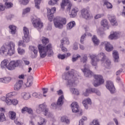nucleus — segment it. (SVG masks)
Listing matches in <instances>:
<instances>
[{"label": "nucleus", "instance_id": "1", "mask_svg": "<svg viewBox=\"0 0 125 125\" xmlns=\"http://www.w3.org/2000/svg\"><path fill=\"white\" fill-rule=\"evenodd\" d=\"M91 59V64L93 66H96L97 62L101 61L102 66H104L106 69L111 68V61L109 59L106 58V55L104 53H100L96 57L94 55L90 56Z\"/></svg>", "mask_w": 125, "mask_h": 125}, {"label": "nucleus", "instance_id": "2", "mask_svg": "<svg viewBox=\"0 0 125 125\" xmlns=\"http://www.w3.org/2000/svg\"><path fill=\"white\" fill-rule=\"evenodd\" d=\"M38 49L40 56L42 58H44V57L46 56V54H48L49 57L53 55V51H52V46H51V44H49L46 46H43L39 44L38 45Z\"/></svg>", "mask_w": 125, "mask_h": 125}, {"label": "nucleus", "instance_id": "3", "mask_svg": "<svg viewBox=\"0 0 125 125\" xmlns=\"http://www.w3.org/2000/svg\"><path fill=\"white\" fill-rule=\"evenodd\" d=\"M15 44L13 42H10L7 45H4L0 48V54L1 55L3 54H9V55H13L15 51L14 48Z\"/></svg>", "mask_w": 125, "mask_h": 125}, {"label": "nucleus", "instance_id": "4", "mask_svg": "<svg viewBox=\"0 0 125 125\" xmlns=\"http://www.w3.org/2000/svg\"><path fill=\"white\" fill-rule=\"evenodd\" d=\"M62 78L63 80L67 81L68 84H73L75 83V70L72 69L71 71L63 73Z\"/></svg>", "mask_w": 125, "mask_h": 125}, {"label": "nucleus", "instance_id": "5", "mask_svg": "<svg viewBox=\"0 0 125 125\" xmlns=\"http://www.w3.org/2000/svg\"><path fill=\"white\" fill-rule=\"evenodd\" d=\"M67 20L66 18H62L61 17H57L54 19V24L56 28L62 29L63 25L66 24Z\"/></svg>", "mask_w": 125, "mask_h": 125}, {"label": "nucleus", "instance_id": "6", "mask_svg": "<svg viewBox=\"0 0 125 125\" xmlns=\"http://www.w3.org/2000/svg\"><path fill=\"white\" fill-rule=\"evenodd\" d=\"M39 109H37L36 112L38 114H40L41 112H44V116L48 117V118H53V115L48 112V109L46 108V105L44 104H42L39 105Z\"/></svg>", "mask_w": 125, "mask_h": 125}, {"label": "nucleus", "instance_id": "7", "mask_svg": "<svg viewBox=\"0 0 125 125\" xmlns=\"http://www.w3.org/2000/svg\"><path fill=\"white\" fill-rule=\"evenodd\" d=\"M21 64H22V61L21 60L11 61L8 64L7 69L10 71L15 70V68L20 66Z\"/></svg>", "mask_w": 125, "mask_h": 125}, {"label": "nucleus", "instance_id": "8", "mask_svg": "<svg viewBox=\"0 0 125 125\" xmlns=\"http://www.w3.org/2000/svg\"><path fill=\"white\" fill-rule=\"evenodd\" d=\"M81 14L82 18L86 20H89L92 18V16L90 15L89 9L83 8L81 10Z\"/></svg>", "mask_w": 125, "mask_h": 125}, {"label": "nucleus", "instance_id": "9", "mask_svg": "<svg viewBox=\"0 0 125 125\" xmlns=\"http://www.w3.org/2000/svg\"><path fill=\"white\" fill-rule=\"evenodd\" d=\"M94 78L95 79V80L97 81H95L93 84L94 86L96 87H97V86H99L100 84H102L104 83V79H103V77H102L101 75H94Z\"/></svg>", "mask_w": 125, "mask_h": 125}, {"label": "nucleus", "instance_id": "10", "mask_svg": "<svg viewBox=\"0 0 125 125\" xmlns=\"http://www.w3.org/2000/svg\"><path fill=\"white\" fill-rule=\"evenodd\" d=\"M89 65L88 64H85L84 65V68L82 69V72L84 73L85 77L86 78H90V77H92V76H94L93 72H91L89 70Z\"/></svg>", "mask_w": 125, "mask_h": 125}, {"label": "nucleus", "instance_id": "11", "mask_svg": "<svg viewBox=\"0 0 125 125\" xmlns=\"http://www.w3.org/2000/svg\"><path fill=\"white\" fill-rule=\"evenodd\" d=\"M32 24L35 28H39V29L43 27V23H42L39 18H34L33 19Z\"/></svg>", "mask_w": 125, "mask_h": 125}, {"label": "nucleus", "instance_id": "12", "mask_svg": "<svg viewBox=\"0 0 125 125\" xmlns=\"http://www.w3.org/2000/svg\"><path fill=\"white\" fill-rule=\"evenodd\" d=\"M47 10L48 13V19L50 22H51L53 20V14H54V13H55V11H56V8L53 7L51 9L47 8Z\"/></svg>", "mask_w": 125, "mask_h": 125}, {"label": "nucleus", "instance_id": "13", "mask_svg": "<svg viewBox=\"0 0 125 125\" xmlns=\"http://www.w3.org/2000/svg\"><path fill=\"white\" fill-rule=\"evenodd\" d=\"M23 34L24 37H22V40L24 42H29L31 38H30V36H29V29L26 27H23Z\"/></svg>", "mask_w": 125, "mask_h": 125}, {"label": "nucleus", "instance_id": "14", "mask_svg": "<svg viewBox=\"0 0 125 125\" xmlns=\"http://www.w3.org/2000/svg\"><path fill=\"white\" fill-rule=\"evenodd\" d=\"M106 87L109 90L111 93H115V86L111 81H107Z\"/></svg>", "mask_w": 125, "mask_h": 125}, {"label": "nucleus", "instance_id": "15", "mask_svg": "<svg viewBox=\"0 0 125 125\" xmlns=\"http://www.w3.org/2000/svg\"><path fill=\"white\" fill-rule=\"evenodd\" d=\"M93 92V93H96L97 95H100L101 93L99 90L95 89V88H91L90 89H86V92L83 93L84 96H88L89 93H91Z\"/></svg>", "mask_w": 125, "mask_h": 125}, {"label": "nucleus", "instance_id": "16", "mask_svg": "<svg viewBox=\"0 0 125 125\" xmlns=\"http://www.w3.org/2000/svg\"><path fill=\"white\" fill-rule=\"evenodd\" d=\"M101 45H104L105 46V49L106 51H112V50L113 49V46L110 44L109 42H103L101 43Z\"/></svg>", "mask_w": 125, "mask_h": 125}, {"label": "nucleus", "instance_id": "17", "mask_svg": "<svg viewBox=\"0 0 125 125\" xmlns=\"http://www.w3.org/2000/svg\"><path fill=\"white\" fill-rule=\"evenodd\" d=\"M23 85V81L22 80L18 81L14 85V89L17 91L20 90Z\"/></svg>", "mask_w": 125, "mask_h": 125}, {"label": "nucleus", "instance_id": "18", "mask_svg": "<svg viewBox=\"0 0 125 125\" xmlns=\"http://www.w3.org/2000/svg\"><path fill=\"white\" fill-rule=\"evenodd\" d=\"M19 103V101L17 99H14L11 100L10 99H7L6 104L7 105H13L14 106H16Z\"/></svg>", "mask_w": 125, "mask_h": 125}, {"label": "nucleus", "instance_id": "19", "mask_svg": "<svg viewBox=\"0 0 125 125\" xmlns=\"http://www.w3.org/2000/svg\"><path fill=\"white\" fill-rule=\"evenodd\" d=\"M72 112L73 113H78L80 111V107L77 102H73L71 104Z\"/></svg>", "mask_w": 125, "mask_h": 125}, {"label": "nucleus", "instance_id": "20", "mask_svg": "<svg viewBox=\"0 0 125 125\" xmlns=\"http://www.w3.org/2000/svg\"><path fill=\"white\" fill-rule=\"evenodd\" d=\"M107 17L113 26H117L118 25V22L116 21V17L115 16L108 15Z\"/></svg>", "mask_w": 125, "mask_h": 125}, {"label": "nucleus", "instance_id": "21", "mask_svg": "<svg viewBox=\"0 0 125 125\" xmlns=\"http://www.w3.org/2000/svg\"><path fill=\"white\" fill-rule=\"evenodd\" d=\"M78 12H79V8L77 7L73 8L70 14H69L70 17H71V18H75V17L77 16V13H78Z\"/></svg>", "mask_w": 125, "mask_h": 125}, {"label": "nucleus", "instance_id": "22", "mask_svg": "<svg viewBox=\"0 0 125 125\" xmlns=\"http://www.w3.org/2000/svg\"><path fill=\"white\" fill-rule=\"evenodd\" d=\"M120 37V33L117 32H113L109 36V39L110 40H116V39H118Z\"/></svg>", "mask_w": 125, "mask_h": 125}, {"label": "nucleus", "instance_id": "23", "mask_svg": "<svg viewBox=\"0 0 125 125\" xmlns=\"http://www.w3.org/2000/svg\"><path fill=\"white\" fill-rule=\"evenodd\" d=\"M29 49H30V50H31V51H33V52L34 53V55H32L31 56V58H36L37 56L38 55V49H37V47H35L34 46H30Z\"/></svg>", "mask_w": 125, "mask_h": 125}, {"label": "nucleus", "instance_id": "24", "mask_svg": "<svg viewBox=\"0 0 125 125\" xmlns=\"http://www.w3.org/2000/svg\"><path fill=\"white\" fill-rule=\"evenodd\" d=\"M113 57L114 59V62H119V59H120V57H119V53L117 51H113L112 53Z\"/></svg>", "mask_w": 125, "mask_h": 125}, {"label": "nucleus", "instance_id": "25", "mask_svg": "<svg viewBox=\"0 0 125 125\" xmlns=\"http://www.w3.org/2000/svg\"><path fill=\"white\" fill-rule=\"evenodd\" d=\"M104 5H105L108 9H112L113 8V5L108 0H103Z\"/></svg>", "mask_w": 125, "mask_h": 125}, {"label": "nucleus", "instance_id": "26", "mask_svg": "<svg viewBox=\"0 0 125 125\" xmlns=\"http://www.w3.org/2000/svg\"><path fill=\"white\" fill-rule=\"evenodd\" d=\"M83 104L86 109L88 108V104H91V100L90 99H86L83 102Z\"/></svg>", "mask_w": 125, "mask_h": 125}, {"label": "nucleus", "instance_id": "27", "mask_svg": "<svg viewBox=\"0 0 125 125\" xmlns=\"http://www.w3.org/2000/svg\"><path fill=\"white\" fill-rule=\"evenodd\" d=\"M63 100H64V96L62 95L59 98L57 102V105H58V106H62V104L64 103Z\"/></svg>", "mask_w": 125, "mask_h": 125}, {"label": "nucleus", "instance_id": "28", "mask_svg": "<svg viewBox=\"0 0 125 125\" xmlns=\"http://www.w3.org/2000/svg\"><path fill=\"white\" fill-rule=\"evenodd\" d=\"M9 62V61H8V60L4 59L1 62V65H0L1 67L2 68H7V66H8V65H7V64H8Z\"/></svg>", "mask_w": 125, "mask_h": 125}, {"label": "nucleus", "instance_id": "29", "mask_svg": "<svg viewBox=\"0 0 125 125\" xmlns=\"http://www.w3.org/2000/svg\"><path fill=\"white\" fill-rule=\"evenodd\" d=\"M16 26L13 25H10L9 26V28L10 30L11 34L12 35H15L16 33Z\"/></svg>", "mask_w": 125, "mask_h": 125}, {"label": "nucleus", "instance_id": "30", "mask_svg": "<svg viewBox=\"0 0 125 125\" xmlns=\"http://www.w3.org/2000/svg\"><path fill=\"white\" fill-rule=\"evenodd\" d=\"M75 26H76V22L75 21H70L67 24V29L68 30H71Z\"/></svg>", "mask_w": 125, "mask_h": 125}, {"label": "nucleus", "instance_id": "31", "mask_svg": "<svg viewBox=\"0 0 125 125\" xmlns=\"http://www.w3.org/2000/svg\"><path fill=\"white\" fill-rule=\"evenodd\" d=\"M45 124H46V120L45 119L40 117L37 125H45Z\"/></svg>", "mask_w": 125, "mask_h": 125}, {"label": "nucleus", "instance_id": "32", "mask_svg": "<svg viewBox=\"0 0 125 125\" xmlns=\"http://www.w3.org/2000/svg\"><path fill=\"white\" fill-rule=\"evenodd\" d=\"M62 44L61 45H63L64 44H69L70 42H69V39L67 38H64L61 41Z\"/></svg>", "mask_w": 125, "mask_h": 125}, {"label": "nucleus", "instance_id": "33", "mask_svg": "<svg viewBox=\"0 0 125 125\" xmlns=\"http://www.w3.org/2000/svg\"><path fill=\"white\" fill-rule=\"evenodd\" d=\"M101 25L104 28H106V27L108 26V21H107V20L106 19H103V20L101 21Z\"/></svg>", "mask_w": 125, "mask_h": 125}, {"label": "nucleus", "instance_id": "34", "mask_svg": "<svg viewBox=\"0 0 125 125\" xmlns=\"http://www.w3.org/2000/svg\"><path fill=\"white\" fill-rule=\"evenodd\" d=\"M62 3L65 6L67 5V4H68V3L69 6L68 7L67 9H68V10H70V9H71V6H72V5L70 4V1H69V0H62Z\"/></svg>", "mask_w": 125, "mask_h": 125}, {"label": "nucleus", "instance_id": "35", "mask_svg": "<svg viewBox=\"0 0 125 125\" xmlns=\"http://www.w3.org/2000/svg\"><path fill=\"white\" fill-rule=\"evenodd\" d=\"M92 40L94 44H95L96 45H98V44H99V40L97 39V37H96V36H93V38H92Z\"/></svg>", "mask_w": 125, "mask_h": 125}, {"label": "nucleus", "instance_id": "36", "mask_svg": "<svg viewBox=\"0 0 125 125\" xmlns=\"http://www.w3.org/2000/svg\"><path fill=\"white\" fill-rule=\"evenodd\" d=\"M9 114L11 120H15V118H16V113L14 111H10Z\"/></svg>", "mask_w": 125, "mask_h": 125}, {"label": "nucleus", "instance_id": "37", "mask_svg": "<svg viewBox=\"0 0 125 125\" xmlns=\"http://www.w3.org/2000/svg\"><path fill=\"white\" fill-rule=\"evenodd\" d=\"M81 62H83V63H86L87 62V56L84 54L83 57L80 59Z\"/></svg>", "mask_w": 125, "mask_h": 125}, {"label": "nucleus", "instance_id": "38", "mask_svg": "<svg viewBox=\"0 0 125 125\" xmlns=\"http://www.w3.org/2000/svg\"><path fill=\"white\" fill-rule=\"evenodd\" d=\"M33 84V79H27V82L26 83L25 85L29 87V86H31Z\"/></svg>", "mask_w": 125, "mask_h": 125}, {"label": "nucleus", "instance_id": "39", "mask_svg": "<svg viewBox=\"0 0 125 125\" xmlns=\"http://www.w3.org/2000/svg\"><path fill=\"white\" fill-rule=\"evenodd\" d=\"M30 98H31V94H30V93H25L24 94L23 99H24V100H28V99H29Z\"/></svg>", "mask_w": 125, "mask_h": 125}, {"label": "nucleus", "instance_id": "40", "mask_svg": "<svg viewBox=\"0 0 125 125\" xmlns=\"http://www.w3.org/2000/svg\"><path fill=\"white\" fill-rule=\"evenodd\" d=\"M42 42L43 44H44V45H45L46 44H47L48 42H49V40H48V39L45 37H43L42 39Z\"/></svg>", "mask_w": 125, "mask_h": 125}, {"label": "nucleus", "instance_id": "41", "mask_svg": "<svg viewBox=\"0 0 125 125\" xmlns=\"http://www.w3.org/2000/svg\"><path fill=\"white\" fill-rule=\"evenodd\" d=\"M61 121L62 123H65L67 124H70V120H69V119H67L65 116L62 117Z\"/></svg>", "mask_w": 125, "mask_h": 125}, {"label": "nucleus", "instance_id": "42", "mask_svg": "<svg viewBox=\"0 0 125 125\" xmlns=\"http://www.w3.org/2000/svg\"><path fill=\"white\" fill-rule=\"evenodd\" d=\"M5 121V116L4 113L1 112L0 113V122H4Z\"/></svg>", "mask_w": 125, "mask_h": 125}, {"label": "nucleus", "instance_id": "43", "mask_svg": "<svg viewBox=\"0 0 125 125\" xmlns=\"http://www.w3.org/2000/svg\"><path fill=\"white\" fill-rule=\"evenodd\" d=\"M19 2L21 3V4L27 5V4L29 3V0H20Z\"/></svg>", "mask_w": 125, "mask_h": 125}, {"label": "nucleus", "instance_id": "44", "mask_svg": "<svg viewBox=\"0 0 125 125\" xmlns=\"http://www.w3.org/2000/svg\"><path fill=\"white\" fill-rule=\"evenodd\" d=\"M35 0V7L37 8V9H40V3H41V1L42 0Z\"/></svg>", "mask_w": 125, "mask_h": 125}, {"label": "nucleus", "instance_id": "45", "mask_svg": "<svg viewBox=\"0 0 125 125\" xmlns=\"http://www.w3.org/2000/svg\"><path fill=\"white\" fill-rule=\"evenodd\" d=\"M87 120V118L86 117H83V118L80 120L79 125H83V121H86Z\"/></svg>", "mask_w": 125, "mask_h": 125}, {"label": "nucleus", "instance_id": "46", "mask_svg": "<svg viewBox=\"0 0 125 125\" xmlns=\"http://www.w3.org/2000/svg\"><path fill=\"white\" fill-rule=\"evenodd\" d=\"M30 10H31V8L30 7L26 8L25 9L23 10L22 14L23 15L26 14L28 13V12H30Z\"/></svg>", "mask_w": 125, "mask_h": 125}, {"label": "nucleus", "instance_id": "47", "mask_svg": "<svg viewBox=\"0 0 125 125\" xmlns=\"http://www.w3.org/2000/svg\"><path fill=\"white\" fill-rule=\"evenodd\" d=\"M79 58H81V55L79 54H77L76 57H72V62H76V61H77V60H78Z\"/></svg>", "mask_w": 125, "mask_h": 125}, {"label": "nucleus", "instance_id": "48", "mask_svg": "<svg viewBox=\"0 0 125 125\" xmlns=\"http://www.w3.org/2000/svg\"><path fill=\"white\" fill-rule=\"evenodd\" d=\"M18 53L19 54H21V55H22V54H24V53H25V50H24V49H21L20 47L18 48Z\"/></svg>", "mask_w": 125, "mask_h": 125}, {"label": "nucleus", "instance_id": "49", "mask_svg": "<svg viewBox=\"0 0 125 125\" xmlns=\"http://www.w3.org/2000/svg\"><path fill=\"white\" fill-rule=\"evenodd\" d=\"M5 5L7 8H10L13 6V4L11 2H6Z\"/></svg>", "mask_w": 125, "mask_h": 125}, {"label": "nucleus", "instance_id": "50", "mask_svg": "<svg viewBox=\"0 0 125 125\" xmlns=\"http://www.w3.org/2000/svg\"><path fill=\"white\" fill-rule=\"evenodd\" d=\"M19 46H22V47H25L26 46V44L24 43V41H22V40L19 41Z\"/></svg>", "mask_w": 125, "mask_h": 125}, {"label": "nucleus", "instance_id": "51", "mask_svg": "<svg viewBox=\"0 0 125 125\" xmlns=\"http://www.w3.org/2000/svg\"><path fill=\"white\" fill-rule=\"evenodd\" d=\"M22 61L25 65H30V61H28L27 59L25 58H22Z\"/></svg>", "mask_w": 125, "mask_h": 125}, {"label": "nucleus", "instance_id": "52", "mask_svg": "<svg viewBox=\"0 0 125 125\" xmlns=\"http://www.w3.org/2000/svg\"><path fill=\"white\" fill-rule=\"evenodd\" d=\"M58 58L59 59H62V60H63V59H65V58H66V57L65 56V54L63 55L59 54L58 55Z\"/></svg>", "mask_w": 125, "mask_h": 125}, {"label": "nucleus", "instance_id": "53", "mask_svg": "<svg viewBox=\"0 0 125 125\" xmlns=\"http://www.w3.org/2000/svg\"><path fill=\"white\" fill-rule=\"evenodd\" d=\"M10 81H11V78H10V77H6L4 78L3 83H9Z\"/></svg>", "mask_w": 125, "mask_h": 125}, {"label": "nucleus", "instance_id": "54", "mask_svg": "<svg viewBox=\"0 0 125 125\" xmlns=\"http://www.w3.org/2000/svg\"><path fill=\"white\" fill-rule=\"evenodd\" d=\"M60 48H61L62 51V52H64L65 53H66V52H67V51H68V50L67 49V48L64 47L62 45H60Z\"/></svg>", "mask_w": 125, "mask_h": 125}, {"label": "nucleus", "instance_id": "55", "mask_svg": "<svg viewBox=\"0 0 125 125\" xmlns=\"http://www.w3.org/2000/svg\"><path fill=\"white\" fill-rule=\"evenodd\" d=\"M90 125H100L98 120H94Z\"/></svg>", "mask_w": 125, "mask_h": 125}, {"label": "nucleus", "instance_id": "56", "mask_svg": "<svg viewBox=\"0 0 125 125\" xmlns=\"http://www.w3.org/2000/svg\"><path fill=\"white\" fill-rule=\"evenodd\" d=\"M104 16V14H98L95 16L94 18L95 19H99V18H101V17H103Z\"/></svg>", "mask_w": 125, "mask_h": 125}, {"label": "nucleus", "instance_id": "57", "mask_svg": "<svg viewBox=\"0 0 125 125\" xmlns=\"http://www.w3.org/2000/svg\"><path fill=\"white\" fill-rule=\"evenodd\" d=\"M85 36H86V35L85 34H84L81 37V40H80V42H81V43H83V42L84 41V39H85Z\"/></svg>", "mask_w": 125, "mask_h": 125}, {"label": "nucleus", "instance_id": "58", "mask_svg": "<svg viewBox=\"0 0 125 125\" xmlns=\"http://www.w3.org/2000/svg\"><path fill=\"white\" fill-rule=\"evenodd\" d=\"M28 110V107L25 106L21 109L22 114H25V112H27Z\"/></svg>", "mask_w": 125, "mask_h": 125}, {"label": "nucleus", "instance_id": "59", "mask_svg": "<svg viewBox=\"0 0 125 125\" xmlns=\"http://www.w3.org/2000/svg\"><path fill=\"white\" fill-rule=\"evenodd\" d=\"M5 9V7L1 3H0V11H3Z\"/></svg>", "mask_w": 125, "mask_h": 125}, {"label": "nucleus", "instance_id": "60", "mask_svg": "<svg viewBox=\"0 0 125 125\" xmlns=\"http://www.w3.org/2000/svg\"><path fill=\"white\" fill-rule=\"evenodd\" d=\"M48 4H49V5H55L56 3L55 2V1L53 0H50L49 2H48Z\"/></svg>", "mask_w": 125, "mask_h": 125}, {"label": "nucleus", "instance_id": "61", "mask_svg": "<svg viewBox=\"0 0 125 125\" xmlns=\"http://www.w3.org/2000/svg\"><path fill=\"white\" fill-rule=\"evenodd\" d=\"M27 113L30 114L31 115H33V109L31 108L27 107Z\"/></svg>", "mask_w": 125, "mask_h": 125}, {"label": "nucleus", "instance_id": "62", "mask_svg": "<svg viewBox=\"0 0 125 125\" xmlns=\"http://www.w3.org/2000/svg\"><path fill=\"white\" fill-rule=\"evenodd\" d=\"M6 101L7 100V99H9V98H11V97H12V95L11 93H8L6 95Z\"/></svg>", "mask_w": 125, "mask_h": 125}, {"label": "nucleus", "instance_id": "63", "mask_svg": "<svg viewBox=\"0 0 125 125\" xmlns=\"http://www.w3.org/2000/svg\"><path fill=\"white\" fill-rule=\"evenodd\" d=\"M123 73V69L121 68L116 72V76H119V75H121V73Z\"/></svg>", "mask_w": 125, "mask_h": 125}, {"label": "nucleus", "instance_id": "64", "mask_svg": "<svg viewBox=\"0 0 125 125\" xmlns=\"http://www.w3.org/2000/svg\"><path fill=\"white\" fill-rule=\"evenodd\" d=\"M39 95H40V94H38V93L37 92H34L32 94V96L33 97H35L36 98H37V97H39Z\"/></svg>", "mask_w": 125, "mask_h": 125}]
</instances>
